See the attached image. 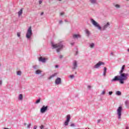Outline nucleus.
<instances>
[{
	"label": "nucleus",
	"instance_id": "1",
	"mask_svg": "<svg viewBox=\"0 0 129 129\" xmlns=\"http://www.w3.org/2000/svg\"><path fill=\"white\" fill-rule=\"evenodd\" d=\"M51 46L52 47V49H56V48H58L56 49V52L57 53H59L60 51H61V49H63L64 48V42L63 41H60L57 44H54V43L51 42Z\"/></svg>",
	"mask_w": 129,
	"mask_h": 129
},
{
	"label": "nucleus",
	"instance_id": "2",
	"mask_svg": "<svg viewBox=\"0 0 129 129\" xmlns=\"http://www.w3.org/2000/svg\"><path fill=\"white\" fill-rule=\"evenodd\" d=\"M127 76H128V74H121L120 75V78L119 81L121 84H123V81L126 80V79H127Z\"/></svg>",
	"mask_w": 129,
	"mask_h": 129
},
{
	"label": "nucleus",
	"instance_id": "3",
	"mask_svg": "<svg viewBox=\"0 0 129 129\" xmlns=\"http://www.w3.org/2000/svg\"><path fill=\"white\" fill-rule=\"evenodd\" d=\"M32 35H33V33L32 32V27H30L28 28L26 33L27 39H31V37H32Z\"/></svg>",
	"mask_w": 129,
	"mask_h": 129
},
{
	"label": "nucleus",
	"instance_id": "4",
	"mask_svg": "<svg viewBox=\"0 0 129 129\" xmlns=\"http://www.w3.org/2000/svg\"><path fill=\"white\" fill-rule=\"evenodd\" d=\"M91 23L95 27H96V28H98V30H101V27H100V25L98 24V23L95 21V20L93 19H91Z\"/></svg>",
	"mask_w": 129,
	"mask_h": 129
},
{
	"label": "nucleus",
	"instance_id": "5",
	"mask_svg": "<svg viewBox=\"0 0 129 129\" xmlns=\"http://www.w3.org/2000/svg\"><path fill=\"white\" fill-rule=\"evenodd\" d=\"M71 118V115H70V114H68V115H67V119L64 123V124L66 126H67V125H68V123H69V121H70Z\"/></svg>",
	"mask_w": 129,
	"mask_h": 129
},
{
	"label": "nucleus",
	"instance_id": "6",
	"mask_svg": "<svg viewBox=\"0 0 129 129\" xmlns=\"http://www.w3.org/2000/svg\"><path fill=\"white\" fill-rule=\"evenodd\" d=\"M48 106H45V105H43L40 109L41 113H45V112H46L48 110Z\"/></svg>",
	"mask_w": 129,
	"mask_h": 129
},
{
	"label": "nucleus",
	"instance_id": "7",
	"mask_svg": "<svg viewBox=\"0 0 129 129\" xmlns=\"http://www.w3.org/2000/svg\"><path fill=\"white\" fill-rule=\"evenodd\" d=\"M122 110V107H119L117 109V114L118 115V118L119 119H120V116H121V111Z\"/></svg>",
	"mask_w": 129,
	"mask_h": 129
},
{
	"label": "nucleus",
	"instance_id": "8",
	"mask_svg": "<svg viewBox=\"0 0 129 129\" xmlns=\"http://www.w3.org/2000/svg\"><path fill=\"white\" fill-rule=\"evenodd\" d=\"M78 67V64H77V61L74 60L73 62V70H75Z\"/></svg>",
	"mask_w": 129,
	"mask_h": 129
},
{
	"label": "nucleus",
	"instance_id": "9",
	"mask_svg": "<svg viewBox=\"0 0 129 129\" xmlns=\"http://www.w3.org/2000/svg\"><path fill=\"white\" fill-rule=\"evenodd\" d=\"M81 38V36L79 34H73V39H74V40H78V39Z\"/></svg>",
	"mask_w": 129,
	"mask_h": 129
},
{
	"label": "nucleus",
	"instance_id": "10",
	"mask_svg": "<svg viewBox=\"0 0 129 129\" xmlns=\"http://www.w3.org/2000/svg\"><path fill=\"white\" fill-rule=\"evenodd\" d=\"M101 65H104V62L102 61H99L96 65H95V68H99Z\"/></svg>",
	"mask_w": 129,
	"mask_h": 129
},
{
	"label": "nucleus",
	"instance_id": "11",
	"mask_svg": "<svg viewBox=\"0 0 129 129\" xmlns=\"http://www.w3.org/2000/svg\"><path fill=\"white\" fill-rule=\"evenodd\" d=\"M61 78H57L55 81V84L56 85H59V84H61Z\"/></svg>",
	"mask_w": 129,
	"mask_h": 129
},
{
	"label": "nucleus",
	"instance_id": "12",
	"mask_svg": "<svg viewBox=\"0 0 129 129\" xmlns=\"http://www.w3.org/2000/svg\"><path fill=\"white\" fill-rule=\"evenodd\" d=\"M119 80H120V76H116L112 80V82H113V81H119Z\"/></svg>",
	"mask_w": 129,
	"mask_h": 129
},
{
	"label": "nucleus",
	"instance_id": "13",
	"mask_svg": "<svg viewBox=\"0 0 129 129\" xmlns=\"http://www.w3.org/2000/svg\"><path fill=\"white\" fill-rule=\"evenodd\" d=\"M39 60L40 62H42V63H45V62H46V58L40 57L39 58Z\"/></svg>",
	"mask_w": 129,
	"mask_h": 129
},
{
	"label": "nucleus",
	"instance_id": "14",
	"mask_svg": "<svg viewBox=\"0 0 129 129\" xmlns=\"http://www.w3.org/2000/svg\"><path fill=\"white\" fill-rule=\"evenodd\" d=\"M125 68V65H123L121 68V70L119 72V74H120V75H121V74H123V73H122L123 72V71L124 70Z\"/></svg>",
	"mask_w": 129,
	"mask_h": 129
},
{
	"label": "nucleus",
	"instance_id": "15",
	"mask_svg": "<svg viewBox=\"0 0 129 129\" xmlns=\"http://www.w3.org/2000/svg\"><path fill=\"white\" fill-rule=\"evenodd\" d=\"M109 26V23L108 22L106 24H105L103 27L102 30L104 31L107 28H108V26Z\"/></svg>",
	"mask_w": 129,
	"mask_h": 129
},
{
	"label": "nucleus",
	"instance_id": "16",
	"mask_svg": "<svg viewBox=\"0 0 129 129\" xmlns=\"http://www.w3.org/2000/svg\"><path fill=\"white\" fill-rule=\"evenodd\" d=\"M55 76H57V73H54V74L51 75L49 78L48 79L50 80V79H52V78H54Z\"/></svg>",
	"mask_w": 129,
	"mask_h": 129
},
{
	"label": "nucleus",
	"instance_id": "17",
	"mask_svg": "<svg viewBox=\"0 0 129 129\" xmlns=\"http://www.w3.org/2000/svg\"><path fill=\"white\" fill-rule=\"evenodd\" d=\"M41 73H42V71L40 70H37L35 71V74H36L37 75H38L39 74H41Z\"/></svg>",
	"mask_w": 129,
	"mask_h": 129
},
{
	"label": "nucleus",
	"instance_id": "18",
	"mask_svg": "<svg viewBox=\"0 0 129 129\" xmlns=\"http://www.w3.org/2000/svg\"><path fill=\"white\" fill-rule=\"evenodd\" d=\"M22 14H23V8H22V9L18 12V16H19V17H21V16H22Z\"/></svg>",
	"mask_w": 129,
	"mask_h": 129
},
{
	"label": "nucleus",
	"instance_id": "19",
	"mask_svg": "<svg viewBox=\"0 0 129 129\" xmlns=\"http://www.w3.org/2000/svg\"><path fill=\"white\" fill-rule=\"evenodd\" d=\"M107 71V69L106 67L104 68V72L103 75V76H105L106 75V71Z\"/></svg>",
	"mask_w": 129,
	"mask_h": 129
},
{
	"label": "nucleus",
	"instance_id": "20",
	"mask_svg": "<svg viewBox=\"0 0 129 129\" xmlns=\"http://www.w3.org/2000/svg\"><path fill=\"white\" fill-rule=\"evenodd\" d=\"M85 32L86 35H87L88 37H89V35H90V31L87 29H86Z\"/></svg>",
	"mask_w": 129,
	"mask_h": 129
},
{
	"label": "nucleus",
	"instance_id": "21",
	"mask_svg": "<svg viewBox=\"0 0 129 129\" xmlns=\"http://www.w3.org/2000/svg\"><path fill=\"white\" fill-rule=\"evenodd\" d=\"M19 100H23V95L22 94L19 95Z\"/></svg>",
	"mask_w": 129,
	"mask_h": 129
},
{
	"label": "nucleus",
	"instance_id": "22",
	"mask_svg": "<svg viewBox=\"0 0 129 129\" xmlns=\"http://www.w3.org/2000/svg\"><path fill=\"white\" fill-rule=\"evenodd\" d=\"M41 101V98H39L38 100H36V101L35 102V104H38V103H40Z\"/></svg>",
	"mask_w": 129,
	"mask_h": 129
},
{
	"label": "nucleus",
	"instance_id": "23",
	"mask_svg": "<svg viewBox=\"0 0 129 129\" xmlns=\"http://www.w3.org/2000/svg\"><path fill=\"white\" fill-rule=\"evenodd\" d=\"M17 75H19V76H21V75H22V72L18 71L17 72Z\"/></svg>",
	"mask_w": 129,
	"mask_h": 129
},
{
	"label": "nucleus",
	"instance_id": "24",
	"mask_svg": "<svg viewBox=\"0 0 129 129\" xmlns=\"http://www.w3.org/2000/svg\"><path fill=\"white\" fill-rule=\"evenodd\" d=\"M116 94L117 95H121V92H120V91H118L116 92Z\"/></svg>",
	"mask_w": 129,
	"mask_h": 129
},
{
	"label": "nucleus",
	"instance_id": "25",
	"mask_svg": "<svg viewBox=\"0 0 129 129\" xmlns=\"http://www.w3.org/2000/svg\"><path fill=\"white\" fill-rule=\"evenodd\" d=\"M91 4H95L96 3V0H90Z\"/></svg>",
	"mask_w": 129,
	"mask_h": 129
},
{
	"label": "nucleus",
	"instance_id": "26",
	"mask_svg": "<svg viewBox=\"0 0 129 129\" xmlns=\"http://www.w3.org/2000/svg\"><path fill=\"white\" fill-rule=\"evenodd\" d=\"M90 48H94V43H91L90 44Z\"/></svg>",
	"mask_w": 129,
	"mask_h": 129
},
{
	"label": "nucleus",
	"instance_id": "27",
	"mask_svg": "<svg viewBox=\"0 0 129 129\" xmlns=\"http://www.w3.org/2000/svg\"><path fill=\"white\" fill-rule=\"evenodd\" d=\"M74 77H75L74 75H72L69 76V78H71V79H73V78H74Z\"/></svg>",
	"mask_w": 129,
	"mask_h": 129
},
{
	"label": "nucleus",
	"instance_id": "28",
	"mask_svg": "<svg viewBox=\"0 0 129 129\" xmlns=\"http://www.w3.org/2000/svg\"><path fill=\"white\" fill-rule=\"evenodd\" d=\"M115 8H116L117 9H119V8H120V6L118 5V4H116L115 5Z\"/></svg>",
	"mask_w": 129,
	"mask_h": 129
},
{
	"label": "nucleus",
	"instance_id": "29",
	"mask_svg": "<svg viewBox=\"0 0 129 129\" xmlns=\"http://www.w3.org/2000/svg\"><path fill=\"white\" fill-rule=\"evenodd\" d=\"M17 36L19 37V38L21 37V33L20 32L17 33Z\"/></svg>",
	"mask_w": 129,
	"mask_h": 129
},
{
	"label": "nucleus",
	"instance_id": "30",
	"mask_svg": "<svg viewBox=\"0 0 129 129\" xmlns=\"http://www.w3.org/2000/svg\"><path fill=\"white\" fill-rule=\"evenodd\" d=\"M101 94H102V95H104V94H105V91H102Z\"/></svg>",
	"mask_w": 129,
	"mask_h": 129
},
{
	"label": "nucleus",
	"instance_id": "31",
	"mask_svg": "<svg viewBox=\"0 0 129 129\" xmlns=\"http://www.w3.org/2000/svg\"><path fill=\"white\" fill-rule=\"evenodd\" d=\"M70 126L74 127V126H75V124H74V123H72V124H71Z\"/></svg>",
	"mask_w": 129,
	"mask_h": 129
},
{
	"label": "nucleus",
	"instance_id": "32",
	"mask_svg": "<svg viewBox=\"0 0 129 129\" xmlns=\"http://www.w3.org/2000/svg\"><path fill=\"white\" fill-rule=\"evenodd\" d=\"M40 129H43V128H44V125H41V126H40Z\"/></svg>",
	"mask_w": 129,
	"mask_h": 129
},
{
	"label": "nucleus",
	"instance_id": "33",
	"mask_svg": "<svg viewBox=\"0 0 129 129\" xmlns=\"http://www.w3.org/2000/svg\"><path fill=\"white\" fill-rule=\"evenodd\" d=\"M30 126H31V124H28L27 125V128H30Z\"/></svg>",
	"mask_w": 129,
	"mask_h": 129
},
{
	"label": "nucleus",
	"instance_id": "34",
	"mask_svg": "<svg viewBox=\"0 0 129 129\" xmlns=\"http://www.w3.org/2000/svg\"><path fill=\"white\" fill-rule=\"evenodd\" d=\"M33 68H34L36 70L37 69V66H33Z\"/></svg>",
	"mask_w": 129,
	"mask_h": 129
},
{
	"label": "nucleus",
	"instance_id": "35",
	"mask_svg": "<svg viewBox=\"0 0 129 129\" xmlns=\"http://www.w3.org/2000/svg\"><path fill=\"white\" fill-rule=\"evenodd\" d=\"M42 0H40V1H39V5H41V4H42Z\"/></svg>",
	"mask_w": 129,
	"mask_h": 129
},
{
	"label": "nucleus",
	"instance_id": "36",
	"mask_svg": "<svg viewBox=\"0 0 129 129\" xmlns=\"http://www.w3.org/2000/svg\"><path fill=\"white\" fill-rule=\"evenodd\" d=\"M63 23V21L62 20H59V24H62Z\"/></svg>",
	"mask_w": 129,
	"mask_h": 129
},
{
	"label": "nucleus",
	"instance_id": "37",
	"mask_svg": "<svg viewBox=\"0 0 129 129\" xmlns=\"http://www.w3.org/2000/svg\"><path fill=\"white\" fill-rule=\"evenodd\" d=\"M64 15V12H62L60 13V16H63Z\"/></svg>",
	"mask_w": 129,
	"mask_h": 129
},
{
	"label": "nucleus",
	"instance_id": "38",
	"mask_svg": "<svg viewBox=\"0 0 129 129\" xmlns=\"http://www.w3.org/2000/svg\"><path fill=\"white\" fill-rule=\"evenodd\" d=\"M74 44H75V42L71 43V45L72 46H74Z\"/></svg>",
	"mask_w": 129,
	"mask_h": 129
},
{
	"label": "nucleus",
	"instance_id": "39",
	"mask_svg": "<svg viewBox=\"0 0 129 129\" xmlns=\"http://www.w3.org/2000/svg\"><path fill=\"white\" fill-rule=\"evenodd\" d=\"M109 95H111L112 94V91L109 92Z\"/></svg>",
	"mask_w": 129,
	"mask_h": 129
},
{
	"label": "nucleus",
	"instance_id": "40",
	"mask_svg": "<svg viewBox=\"0 0 129 129\" xmlns=\"http://www.w3.org/2000/svg\"><path fill=\"white\" fill-rule=\"evenodd\" d=\"M62 58H63V55H60L59 56V58H60V59H62Z\"/></svg>",
	"mask_w": 129,
	"mask_h": 129
},
{
	"label": "nucleus",
	"instance_id": "41",
	"mask_svg": "<svg viewBox=\"0 0 129 129\" xmlns=\"http://www.w3.org/2000/svg\"><path fill=\"white\" fill-rule=\"evenodd\" d=\"M100 121H101V119H98V120H97L98 123H99V122H100Z\"/></svg>",
	"mask_w": 129,
	"mask_h": 129
},
{
	"label": "nucleus",
	"instance_id": "42",
	"mask_svg": "<svg viewBox=\"0 0 129 129\" xmlns=\"http://www.w3.org/2000/svg\"><path fill=\"white\" fill-rule=\"evenodd\" d=\"M125 103L126 104V105H127V103H128V102L127 101L125 102Z\"/></svg>",
	"mask_w": 129,
	"mask_h": 129
},
{
	"label": "nucleus",
	"instance_id": "43",
	"mask_svg": "<svg viewBox=\"0 0 129 129\" xmlns=\"http://www.w3.org/2000/svg\"><path fill=\"white\" fill-rule=\"evenodd\" d=\"M3 84V81H0V85H2Z\"/></svg>",
	"mask_w": 129,
	"mask_h": 129
},
{
	"label": "nucleus",
	"instance_id": "44",
	"mask_svg": "<svg viewBox=\"0 0 129 129\" xmlns=\"http://www.w3.org/2000/svg\"><path fill=\"white\" fill-rule=\"evenodd\" d=\"M34 129H37V125H35L34 126V128H33Z\"/></svg>",
	"mask_w": 129,
	"mask_h": 129
},
{
	"label": "nucleus",
	"instance_id": "45",
	"mask_svg": "<svg viewBox=\"0 0 129 129\" xmlns=\"http://www.w3.org/2000/svg\"><path fill=\"white\" fill-rule=\"evenodd\" d=\"M43 15H44V12H42V13L40 14V16H43Z\"/></svg>",
	"mask_w": 129,
	"mask_h": 129
},
{
	"label": "nucleus",
	"instance_id": "46",
	"mask_svg": "<svg viewBox=\"0 0 129 129\" xmlns=\"http://www.w3.org/2000/svg\"><path fill=\"white\" fill-rule=\"evenodd\" d=\"M55 68H59V66L56 65L55 66Z\"/></svg>",
	"mask_w": 129,
	"mask_h": 129
},
{
	"label": "nucleus",
	"instance_id": "47",
	"mask_svg": "<svg viewBox=\"0 0 129 129\" xmlns=\"http://www.w3.org/2000/svg\"><path fill=\"white\" fill-rule=\"evenodd\" d=\"M75 55H78V51H76Z\"/></svg>",
	"mask_w": 129,
	"mask_h": 129
},
{
	"label": "nucleus",
	"instance_id": "48",
	"mask_svg": "<svg viewBox=\"0 0 129 129\" xmlns=\"http://www.w3.org/2000/svg\"><path fill=\"white\" fill-rule=\"evenodd\" d=\"M64 22H68V21H67V20L65 19Z\"/></svg>",
	"mask_w": 129,
	"mask_h": 129
},
{
	"label": "nucleus",
	"instance_id": "49",
	"mask_svg": "<svg viewBox=\"0 0 129 129\" xmlns=\"http://www.w3.org/2000/svg\"><path fill=\"white\" fill-rule=\"evenodd\" d=\"M24 125H27V123H24Z\"/></svg>",
	"mask_w": 129,
	"mask_h": 129
},
{
	"label": "nucleus",
	"instance_id": "50",
	"mask_svg": "<svg viewBox=\"0 0 129 129\" xmlns=\"http://www.w3.org/2000/svg\"><path fill=\"white\" fill-rule=\"evenodd\" d=\"M88 88H90L91 87H90V86H88Z\"/></svg>",
	"mask_w": 129,
	"mask_h": 129
},
{
	"label": "nucleus",
	"instance_id": "51",
	"mask_svg": "<svg viewBox=\"0 0 129 129\" xmlns=\"http://www.w3.org/2000/svg\"><path fill=\"white\" fill-rule=\"evenodd\" d=\"M126 129H128V127H126Z\"/></svg>",
	"mask_w": 129,
	"mask_h": 129
},
{
	"label": "nucleus",
	"instance_id": "52",
	"mask_svg": "<svg viewBox=\"0 0 129 129\" xmlns=\"http://www.w3.org/2000/svg\"><path fill=\"white\" fill-rule=\"evenodd\" d=\"M111 54L112 55H113V52L111 53Z\"/></svg>",
	"mask_w": 129,
	"mask_h": 129
},
{
	"label": "nucleus",
	"instance_id": "53",
	"mask_svg": "<svg viewBox=\"0 0 129 129\" xmlns=\"http://www.w3.org/2000/svg\"><path fill=\"white\" fill-rule=\"evenodd\" d=\"M59 2H61V1H62V0H58Z\"/></svg>",
	"mask_w": 129,
	"mask_h": 129
},
{
	"label": "nucleus",
	"instance_id": "54",
	"mask_svg": "<svg viewBox=\"0 0 129 129\" xmlns=\"http://www.w3.org/2000/svg\"><path fill=\"white\" fill-rule=\"evenodd\" d=\"M127 51H128V52H129V49H128Z\"/></svg>",
	"mask_w": 129,
	"mask_h": 129
}]
</instances>
